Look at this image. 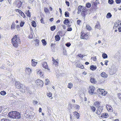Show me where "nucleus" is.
<instances>
[{
  "mask_svg": "<svg viewBox=\"0 0 121 121\" xmlns=\"http://www.w3.org/2000/svg\"><path fill=\"white\" fill-rule=\"evenodd\" d=\"M35 41L36 42V43H35L36 45H38V43L39 42V40L38 39H36Z\"/></svg>",
  "mask_w": 121,
  "mask_h": 121,
  "instance_id": "obj_57",
  "label": "nucleus"
},
{
  "mask_svg": "<svg viewBox=\"0 0 121 121\" xmlns=\"http://www.w3.org/2000/svg\"><path fill=\"white\" fill-rule=\"evenodd\" d=\"M27 15L29 17H30V13L29 12V10L28 11V12L26 13Z\"/></svg>",
  "mask_w": 121,
  "mask_h": 121,
  "instance_id": "obj_43",
  "label": "nucleus"
},
{
  "mask_svg": "<svg viewBox=\"0 0 121 121\" xmlns=\"http://www.w3.org/2000/svg\"><path fill=\"white\" fill-rule=\"evenodd\" d=\"M86 35L84 33H83L82 32H81V38L82 39H84L85 36Z\"/></svg>",
  "mask_w": 121,
  "mask_h": 121,
  "instance_id": "obj_26",
  "label": "nucleus"
},
{
  "mask_svg": "<svg viewBox=\"0 0 121 121\" xmlns=\"http://www.w3.org/2000/svg\"><path fill=\"white\" fill-rule=\"evenodd\" d=\"M58 62L56 60H54V62H53V65H55L56 66H58Z\"/></svg>",
  "mask_w": 121,
  "mask_h": 121,
  "instance_id": "obj_36",
  "label": "nucleus"
},
{
  "mask_svg": "<svg viewBox=\"0 0 121 121\" xmlns=\"http://www.w3.org/2000/svg\"><path fill=\"white\" fill-rule=\"evenodd\" d=\"M55 39L56 41H59L60 39V37L59 35H56L55 36Z\"/></svg>",
  "mask_w": 121,
  "mask_h": 121,
  "instance_id": "obj_25",
  "label": "nucleus"
},
{
  "mask_svg": "<svg viewBox=\"0 0 121 121\" xmlns=\"http://www.w3.org/2000/svg\"><path fill=\"white\" fill-rule=\"evenodd\" d=\"M71 43H68L65 44V45L68 47H69L71 45Z\"/></svg>",
  "mask_w": 121,
  "mask_h": 121,
  "instance_id": "obj_49",
  "label": "nucleus"
},
{
  "mask_svg": "<svg viewBox=\"0 0 121 121\" xmlns=\"http://www.w3.org/2000/svg\"><path fill=\"white\" fill-rule=\"evenodd\" d=\"M63 22L64 24L67 25L68 23H69L70 22L68 19H65Z\"/></svg>",
  "mask_w": 121,
  "mask_h": 121,
  "instance_id": "obj_24",
  "label": "nucleus"
},
{
  "mask_svg": "<svg viewBox=\"0 0 121 121\" xmlns=\"http://www.w3.org/2000/svg\"><path fill=\"white\" fill-rule=\"evenodd\" d=\"M74 115H75L76 116V117L77 119L79 118V114L77 112H75Z\"/></svg>",
  "mask_w": 121,
  "mask_h": 121,
  "instance_id": "obj_31",
  "label": "nucleus"
},
{
  "mask_svg": "<svg viewBox=\"0 0 121 121\" xmlns=\"http://www.w3.org/2000/svg\"><path fill=\"white\" fill-rule=\"evenodd\" d=\"M102 56L103 58L104 59L108 57V56L107 54L105 53H104L102 54Z\"/></svg>",
  "mask_w": 121,
  "mask_h": 121,
  "instance_id": "obj_33",
  "label": "nucleus"
},
{
  "mask_svg": "<svg viewBox=\"0 0 121 121\" xmlns=\"http://www.w3.org/2000/svg\"><path fill=\"white\" fill-rule=\"evenodd\" d=\"M108 3L110 4H112L113 3V0H108Z\"/></svg>",
  "mask_w": 121,
  "mask_h": 121,
  "instance_id": "obj_47",
  "label": "nucleus"
},
{
  "mask_svg": "<svg viewBox=\"0 0 121 121\" xmlns=\"http://www.w3.org/2000/svg\"><path fill=\"white\" fill-rule=\"evenodd\" d=\"M4 108V107L2 106L0 107V112H1L2 110L3 109V108Z\"/></svg>",
  "mask_w": 121,
  "mask_h": 121,
  "instance_id": "obj_61",
  "label": "nucleus"
},
{
  "mask_svg": "<svg viewBox=\"0 0 121 121\" xmlns=\"http://www.w3.org/2000/svg\"><path fill=\"white\" fill-rule=\"evenodd\" d=\"M47 95L49 97H51L52 96V93H51L47 94Z\"/></svg>",
  "mask_w": 121,
  "mask_h": 121,
  "instance_id": "obj_50",
  "label": "nucleus"
},
{
  "mask_svg": "<svg viewBox=\"0 0 121 121\" xmlns=\"http://www.w3.org/2000/svg\"><path fill=\"white\" fill-rule=\"evenodd\" d=\"M11 42L14 47L17 48L20 42L19 36L17 35H15L12 39Z\"/></svg>",
  "mask_w": 121,
  "mask_h": 121,
  "instance_id": "obj_1",
  "label": "nucleus"
},
{
  "mask_svg": "<svg viewBox=\"0 0 121 121\" xmlns=\"http://www.w3.org/2000/svg\"><path fill=\"white\" fill-rule=\"evenodd\" d=\"M15 11L16 12H19V13H20L22 12V11L21 10L18 9H16L15 10Z\"/></svg>",
  "mask_w": 121,
  "mask_h": 121,
  "instance_id": "obj_62",
  "label": "nucleus"
},
{
  "mask_svg": "<svg viewBox=\"0 0 121 121\" xmlns=\"http://www.w3.org/2000/svg\"><path fill=\"white\" fill-rule=\"evenodd\" d=\"M6 94V92L4 91H1L0 93L1 95H5Z\"/></svg>",
  "mask_w": 121,
  "mask_h": 121,
  "instance_id": "obj_38",
  "label": "nucleus"
},
{
  "mask_svg": "<svg viewBox=\"0 0 121 121\" xmlns=\"http://www.w3.org/2000/svg\"><path fill=\"white\" fill-rule=\"evenodd\" d=\"M112 15L110 13H108L107 14L106 17L107 18H110L112 17Z\"/></svg>",
  "mask_w": 121,
  "mask_h": 121,
  "instance_id": "obj_28",
  "label": "nucleus"
},
{
  "mask_svg": "<svg viewBox=\"0 0 121 121\" xmlns=\"http://www.w3.org/2000/svg\"><path fill=\"white\" fill-rule=\"evenodd\" d=\"M83 9H82V6L81 5L79 6L78 7V13H80L82 10V11Z\"/></svg>",
  "mask_w": 121,
  "mask_h": 121,
  "instance_id": "obj_16",
  "label": "nucleus"
},
{
  "mask_svg": "<svg viewBox=\"0 0 121 121\" xmlns=\"http://www.w3.org/2000/svg\"><path fill=\"white\" fill-rule=\"evenodd\" d=\"M65 3L68 6H69V2L67 1H65Z\"/></svg>",
  "mask_w": 121,
  "mask_h": 121,
  "instance_id": "obj_59",
  "label": "nucleus"
},
{
  "mask_svg": "<svg viewBox=\"0 0 121 121\" xmlns=\"http://www.w3.org/2000/svg\"><path fill=\"white\" fill-rule=\"evenodd\" d=\"M45 84L46 85H47L48 84L49 82V79H47L45 80Z\"/></svg>",
  "mask_w": 121,
  "mask_h": 121,
  "instance_id": "obj_44",
  "label": "nucleus"
},
{
  "mask_svg": "<svg viewBox=\"0 0 121 121\" xmlns=\"http://www.w3.org/2000/svg\"><path fill=\"white\" fill-rule=\"evenodd\" d=\"M119 23H118V21L115 22L113 27V29H117V28L119 26Z\"/></svg>",
  "mask_w": 121,
  "mask_h": 121,
  "instance_id": "obj_17",
  "label": "nucleus"
},
{
  "mask_svg": "<svg viewBox=\"0 0 121 121\" xmlns=\"http://www.w3.org/2000/svg\"><path fill=\"white\" fill-rule=\"evenodd\" d=\"M73 106L74 107V108L76 109H79L80 108V106L78 105L77 104H74Z\"/></svg>",
  "mask_w": 121,
  "mask_h": 121,
  "instance_id": "obj_30",
  "label": "nucleus"
},
{
  "mask_svg": "<svg viewBox=\"0 0 121 121\" xmlns=\"http://www.w3.org/2000/svg\"><path fill=\"white\" fill-rule=\"evenodd\" d=\"M91 58L94 61H95L96 59V57L95 56L92 57Z\"/></svg>",
  "mask_w": 121,
  "mask_h": 121,
  "instance_id": "obj_58",
  "label": "nucleus"
},
{
  "mask_svg": "<svg viewBox=\"0 0 121 121\" xmlns=\"http://www.w3.org/2000/svg\"><path fill=\"white\" fill-rule=\"evenodd\" d=\"M25 71L26 73L29 74L31 72V69L28 68H26Z\"/></svg>",
  "mask_w": 121,
  "mask_h": 121,
  "instance_id": "obj_18",
  "label": "nucleus"
},
{
  "mask_svg": "<svg viewBox=\"0 0 121 121\" xmlns=\"http://www.w3.org/2000/svg\"><path fill=\"white\" fill-rule=\"evenodd\" d=\"M91 6V4L89 3H87L86 4V6L88 8H90Z\"/></svg>",
  "mask_w": 121,
  "mask_h": 121,
  "instance_id": "obj_41",
  "label": "nucleus"
},
{
  "mask_svg": "<svg viewBox=\"0 0 121 121\" xmlns=\"http://www.w3.org/2000/svg\"><path fill=\"white\" fill-rule=\"evenodd\" d=\"M32 26L34 27L36 26V24L35 22L34 21H32L31 22Z\"/></svg>",
  "mask_w": 121,
  "mask_h": 121,
  "instance_id": "obj_27",
  "label": "nucleus"
},
{
  "mask_svg": "<svg viewBox=\"0 0 121 121\" xmlns=\"http://www.w3.org/2000/svg\"><path fill=\"white\" fill-rule=\"evenodd\" d=\"M106 108L110 112L112 111V108L110 105H107L106 106Z\"/></svg>",
  "mask_w": 121,
  "mask_h": 121,
  "instance_id": "obj_13",
  "label": "nucleus"
},
{
  "mask_svg": "<svg viewBox=\"0 0 121 121\" xmlns=\"http://www.w3.org/2000/svg\"><path fill=\"white\" fill-rule=\"evenodd\" d=\"M44 11L45 13H47L48 12L49 10L47 8L45 7L44 8Z\"/></svg>",
  "mask_w": 121,
  "mask_h": 121,
  "instance_id": "obj_45",
  "label": "nucleus"
},
{
  "mask_svg": "<svg viewBox=\"0 0 121 121\" xmlns=\"http://www.w3.org/2000/svg\"><path fill=\"white\" fill-rule=\"evenodd\" d=\"M1 121H9V120L8 119H3L1 120Z\"/></svg>",
  "mask_w": 121,
  "mask_h": 121,
  "instance_id": "obj_52",
  "label": "nucleus"
},
{
  "mask_svg": "<svg viewBox=\"0 0 121 121\" xmlns=\"http://www.w3.org/2000/svg\"><path fill=\"white\" fill-rule=\"evenodd\" d=\"M100 75L101 77L104 78H106L108 77V75L105 72H103L101 73Z\"/></svg>",
  "mask_w": 121,
  "mask_h": 121,
  "instance_id": "obj_12",
  "label": "nucleus"
},
{
  "mask_svg": "<svg viewBox=\"0 0 121 121\" xmlns=\"http://www.w3.org/2000/svg\"><path fill=\"white\" fill-rule=\"evenodd\" d=\"M77 56H79V57H80L81 59H82L83 57L85 56L81 54L78 55Z\"/></svg>",
  "mask_w": 121,
  "mask_h": 121,
  "instance_id": "obj_46",
  "label": "nucleus"
},
{
  "mask_svg": "<svg viewBox=\"0 0 121 121\" xmlns=\"http://www.w3.org/2000/svg\"><path fill=\"white\" fill-rule=\"evenodd\" d=\"M65 17H69V13L68 12L66 11L65 13Z\"/></svg>",
  "mask_w": 121,
  "mask_h": 121,
  "instance_id": "obj_34",
  "label": "nucleus"
},
{
  "mask_svg": "<svg viewBox=\"0 0 121 121\" xmlns=\"http://www.w3.org/2000/svg\"><path fill=\"white\" fill-rule=\"evenodd\" d=\"M90 82L92 83H95L96 82V80L95 78H91L90 80Z\"/></svg>",
  "mask_w": 121,
  "mask_h": 121,
  "instance_id": "obj_14",
  "label": "nucleus"
},
{
  "mask_svg": "<svg viewBox=\"0 0 121 121\" xmlns=\"http://www.w3.org/2000/svg\"><path fill=\"white\" fill-rule=\"evenodd\" d=\"M90 108H91V110L93 111V112H94L96 110V108L95 107L93 106H91Z\"/></svg>",
  "mask_w": 121,
  "mask_h": 121,
  "instance_id": "obj_40",
  "label": "nucleus"
},
{
  "mask_svg": "<svg viewBox=\"0 0 121 121\" xmlns=\"http://www.w3.org/2000/svg\"><path fill=\"white\" fill-rule=\"evenodd\" d=\"M81 22V21L79 20H77V24L78 25H79L80 24V23Z\"/></svg>",
  "mask_w": 121,
  "mask_h": 121,
  "instance_id": "obj_60",
  "label": "nucleus"
},
{
  "mask_svg": "<svg viewBox=\"0 0 121 121\" xmlns=\"http://www.w3.org/2000/svg\"><path fill=\"white\" fill-rule=\"evenodd\" d=\"M21 15L22 17L24 18L25 17L24 14L22 12L21 13Z\"/></svg>",
  "mask_w": 121,
  "mask_h": 121,
  "instance_id": "obj_55",
  "label": "nucleus"
},
{
  "mask_svg": "<svg viewBox=\"0 0 121 121\" xmlns=\"http://www.w3.org/2000/svg\"><path fill=\"white\" fill-rule=\"evenodd\" d=\"M42 42L43 43V45H45L47 43L45 39H43L42 40Z\"/></svg>",
  "mask_w": 121,
  "mask_h": 121,
  "instance_id": "obj_42",
  "label": "nucleus"
},
{
  "mask_svg": "<svg viewBox=\"0 0 121 121\" xmlns=\"http://www.w3.org/2000/svg\"><path fill=\"white\" fill-rule=\"evenodd\" d=\"M101 102L97 101L95 102L94 103V105L96 107H98L100 105Z\"/></svg>",
  "mask_w": 121,
  "mask_h": 121,
  "instance_id": "obj_19",
  "label": "nucleus"
},
{
  "mask_svg": "<svg viewBox=\"0 0 121 121\" xmlns=\"http://www.w3.org/2000/svg\"><path fill=\"white\" fill-rule=\"evenodd\" d=\"M95 27L98 29H100V26L99 22H97V24L95 25Z\"/></svg>",
  "mask_w": 121,
  "mask_h": 121,
  "instance_id": "obj_23",
  "label": "nucleus"
},
{
  "mask_svg": "<svg viewBox=\"0 0 121 121\" xmlns=\"http://www.w3.org/2000/svg\"><path fill=\"white\" fill-rule=\"evenodd\" d=\"M35 83H36V84L39 87H42L43 84V81L39 79L36 80Z\"/></svg>",
  "mask_w": 121,
  "mask_h": 121,
  "instance_id": "obj_3",
  "label": "nucleus"
},
{
  "mask_svg": "<svg viewBox=\"0 0 121 121\" xmlns=\"http://www.w3.org/2000/svg\"><path fill=\"white\" fill-rule=\"evenodd\" d=\"M95 88V87L92 86H89L88 89V93L91 95H92L94 94L95 93L94 92V90Z\"/></svg>",
  "mask_w": 121,
  "mask_h": 121,
  "instance_id": "obj_2",
  "label": "nucleus"
},
{
  "mask_svg": "<svg viewBox=\"0 0 121 121\" xmlns=\"http://www.w3.org/2000/svg\"><path fill=\"white\" fill-rule=\"evenodd\" d=\"M16 87L18 89L21 88L23 85L20 84L19 82H16L15 83Z\"/></svg>",
  "mask_w": 121,
  "mask_h": 121,
  "instance_id": "obj_9",
  "label": "nucleus"
},
{
  "mask_svg": "<svg viewBox=\"0 0 121 121\" xmlns=\"http://www.w3.org/2000/svg\"><path fill=\"white\" fill-rule=\"evenodd\" d=\"M42 66L44 68L49 70V69L48 68L47 63L46 62H44L42 63Z\"/></svg>",
  "mask_w": 121,
  "mask_h": 121,
  "instance_id": "obj_10",
  "label": "nucleus"
},
{
  "mask_svg": "<svg viewBox=\"0 0 121 121\" xmlns=\"http://www.w3.org/2000/svg\"><path fill=\"white\" fill-rule=\"evenodd\" d=\"M76 65L78 67L81 69H83L84 68V67L83 65L81 64H76Z\"/></svg>",
  "mask_w": 121,
  "mask_h": 121,
  "instance_id": "obj_22",
  "label": "nucleus"
},
{
  "mask_svg": "<svg viewBox=\"0 0 121 121\" xmlns=\"http://www.w3.org/2000/svg\"><path fill=\"white\" fill-rule=\"evenodd\" d=\"M97 67L96 66L91 65L90 67V69L92 70H95L96 69Z\"/></svg>",
  "mask_w": 121,
  "mask_h": 121,
  "instance_id": "obj_20",
  "label": "nucleus"
},
{
  "mask_svg": "<svg viewBox=\"0 0 121 121\" xmlns=\"http://www.w3.org/2000/svg\"><path fill=\"white\" fill-rule=\"evenodd\" d=\"M41 22L42 23H44V20H43V17H41V20H40Z\"/></svg>",
  "mask_w": 121,
  "mask_h": 121,
  "instance_id": "obj_53",
  "label": "nucleus"
},
{
  "mask_svg": "<svg viewBox=\"0 0 121 121\" xmlns=\"http://www.w3.org/2000/svg\"><path fill=\"white\" fill-rule=\"evenodd\" d=\"M93 3V4L95 6H96V5L99 3L98 1L97 0L95 1Z\"/></svg>",
  "mask_w": 121,
  "mask_h": 121,
  "instance_id": "obj_35",
  "label": "nucleus"
},
{
  "mask_svg": "<svg viewBox=\"0 0 121 121\" xmlns=\"http://www.w3.org/2000/svg\"><path fill=\"white\" fill-rule=\"evenodd\" d=\"M39 75L40 76H42L43 75V72H42L41 71H40V73L39 74Z\"/></svg>",
  "mask_w": 121,
  "mask_h": 121,
  "instance_id": "obj_63",
  "label": "nucleus"
},
{
  "mask_svg": "<svg viewBox=\"0 0 121 121\" xmlns=\"http://www.w3.org/2000/svg\"><path fill=\"white\" fill-rule=\"evenodd\" d=\"M103 109V107L102 106L99 107L97 109L96 114L98 115H100Z\"/></svg>",
  "mask_w": 121,
  "mask_h": 121,
  "instance_id": "obj_4",
  "label": "nucleus"
},
{
  "mask_svg": "<svg viewBox=\"0 0 121 121\" xmlns=\"http://www.w3.org/2000/svg\"><path fill=\"white\" fill-rule=\"evenodd\" d=\"M56 29V27L55 26H53L50 27L51 30L52 31Z\"/></svg>",
  "mask_w": 121,
  "mask_h": 121,
  "instance_id": "obj_39",
  "label": "nucleus"
},
{
  "mask_svg": "<svg viewBox=\"0 0 121 121\" xmlns=\"http://www.w3.org/2000/svg\"><path fill=\"white\" fill-rule=\"evenodd\" d=\"M22 3L20 1H16L15 2V4L17 5L18 8H19L21 7Z\"/></svg>",
  "mask_w": 121,
  "mask_h": 121,
  "instance_id": "obj_8",
  "label": "nucleus"
},
{
  "mask_svg": "<svg viewBox=\"0 0 121 121\" xmlns=\"http://www.w3.org/2000/svg\"><path fill=\"white\" fill-rule=\"evenodd\" d=\"M33 104L34 105L37 104L38 102L34 100L33 101Z\"/></svg>",
  "mask_w": 121,
  "mask_h": 121,
  "instance_id": "obj_54",
  "label": "nucleus"
},
{
  "mask_svg": "<svg viewBox=\"0 0 121 121\" xmlns=\"http://www.w3.org/2000/svg\"><path fill=\"white\" fill-rule=\"evenodd\" d=\"M21 117L20 113L17 111H15L14 119H20Z\"/></svg>",
  "mask_w": 121,
  "mask_h": 121,
  "instance_id": "obj_5",
  "label": "nucleus"
},
{
  "mask_svg": "<svg viewBox=\"0 0 121 121\" xmlns=\"http://www.w3.org/2000/svg\"><path fill=\"white\" fill-rule=\"evenodd\" d=\"M21 89H22L21 91H22V92H25L26 91H27V88H26L25 86L24 85H22Z\"/></svg>",
  "mask_w": 121,
  "mask_h": 121,
  "instance_id": "obj_11",
  "label": "nucleus"
},
{
  "mask_svg": "<svg viewBox=\"0 0 121 121\" xmlns=\"http://www.w3.org/2000/svg\"><path fill=\"white\" fill-rule=\"evenodd\" d=\"M100 91L101 93L100 94L103 95H105L107 94V92L105 91L104 90L99 89H98L97 91Z\"/></svg>",
  "mask_w": 121,
  "mask_h": 121,
  "instance_id": "obj_6",
  "label": "nucleus"
},
{
  "mask_svg": "<svg viewBox=\"0 0 121 121\" xmlns=\"http://www.w3.org/2000/svg\"><path fill=\"white\" fill-rule=\"evenodd\" d=\"M108 60H106L105 61V65H107L108 64L107 63L108 62Z\"/></svg>",
  "mask_w": 121,
  "mask_h": 121,
  "instance_id": "obj_64",
  "label": "nucleus"
},
{
  "mask_svg": "<svg viewBox=\"0 0 121 121\" xmlns=\"http://www.w3.org/2000/svg\"><path fill=\"white\" fill-rule=\"evenodd\" d=\"M24 24V22L21 21L20 23V27H22Z\"/></svg>",
  "mask_w": 121,
  "mask_h": 121,
  "instance_id": "obj_48",
  "label": "nucleus"
},
{
  "mask_svg": "<svg viewBox=\"0 0 121 121\" xmlns=\"http://www.w3.org/2000/svg\"><path fill=\"white\" fill-rule=\"evenodd\" d=\"M34 60H35L34 59ZM31 62H32V66H35L37 64V62L35 61H33V60L32 59L31 60Z\"/></svg>",
  "mask_w": 121,
  "mask_h": 121,
  "instance_id": "obj_21",
  "label": "nucleus"
},
{
  "mask_svg": "<svg viewBox=\"0 0 121 121\" xmlns=\"http://www.w3.org/2000/svg\"><path fill=\"white\" fill-rule=\"evenodd\" d=\"M86 10L85 9H84L82 10V11L81 13V15L83 16H85L86 14Z\"/></svg>",
  "mask_w": 121,
  "mask_h": 121,
  "instance_id": "obj_15",
  "label": "nucleus"
},
{
  "mask_svg": "<svg viewBox=\"0 0 121 121\" xmlns=\"http://www.w3.org/2000/svg\"><path fill=\"white\" fill-rule=\"evenodd\" d=\"M72 30V29L71 27H69L68 28L67 30L69 31H71Z\"/></svg>",
  "mask_w": 121,
  "mask_h": 121,
  "instance_id": "obj_56",
  "label": "nucleus"
},
{
  "mask_svg": "<svg viewBox=\"0 0 121 121\" xmlns=\"http://www.w3.org/2000/svg\"><path fill=\"white\" fill-rule=\"evenodd\" d=\"M73 85V84L72 83H69L68 85V87L70 89H71V88L72 87Z\"/></svg>",
  "mask_w": 121,
  "mask_h": 121,
  "instance_id": "obj_29",
  "label": "nucleus"
},
{
  "mask_svg": "<svg viewBox=\"0 0 121 121\" xmlns=\"http://www.w3.org/2000/svg\"><path fill=\"white\" fill-rule=\"evenodd\" d=\"M86 29L89 30H91V28L90 26L88 25H86Z\"/></svg>",
  "mask_w": 121,
  "mask_h": 121,
  "instance_id": "obj_32",
  "label": "nucleus"
},
{
  "mask_svg": "<svg viewBox=\"0 0 121 121\" xmlns=\"http://www.w3.org/2000/svg\"><path fill=\"white\" fill-rule=\"evenodd\" d=\"M116 3L117 4L120 3L121 2V0H116Z\"/></svg>",
  "mask_w": 121,
  "mask_h": 121,
  "instance_id": "obj_51",
  "label": "nucleus"
},
{
  "mask_svg": "<svg viewBox=\"0 0 121 121\" xmlns=\"http://www.w3.org/2000/svg\"><path fill=\"white\" fill-rule=\"evenodd\" d=\"M15 111H13L9 113L8 114V116L14 119Z\"/></svg>",
  "mask_w": 121,
  "mask_h": 121,
  "instance_id": "obj_7",
  "label": "nucleus"
},
{
  "mask_svg": "<svg viewBox=\"0 0 121 121\" xmlns=\"http://www.w3.org/2000/svg\"><path fill=\"white\" fill-rule=\"evenodd\" d=\"M15 24L14 23H13L11 27V29H15Z\"/></svg>",
  "mask_w": 121,
  "mask_h": 121,
  "instance_id": "obj_37",
  "label": "nucleus"
}]
</instances>
